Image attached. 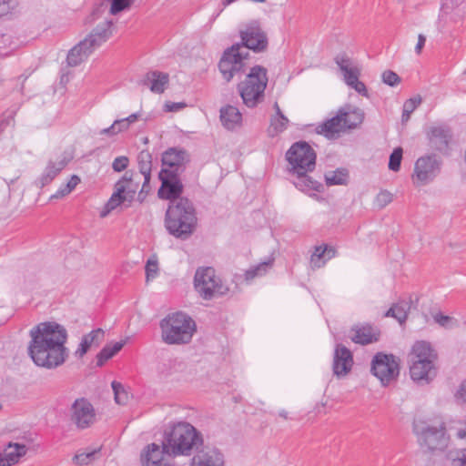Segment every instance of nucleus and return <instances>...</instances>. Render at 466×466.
<instances>
[{"instance_id": "obj_42", "label": "nucleus", "mask_w": 466, "mask_h": 466, "mask_svg": "<svg viewBox=\"0 0 466 466\" xmlns=\"http://www.w3.org/2000/svg\"><path fill=\"white\" fill-rule=\"evenodd\" d=\"M98 453V450H93L87 452L77 453L74 456L73 461L75 463L84 466L91 463L95 461L96 454Z\"/></svg>"}, {"instance_id": "obj_39", "label": "nucleus", "mask_w": 466, "mask_h": 466, "mask_svg": "<svg viewBox=\"0 0 466 466\" xmlns=\"http://www.w3.org/2000/svg\"><path fill=\"white\" fill-rule=\"evenodd\" d=\"M79 183L80 178L78 176H71L69 181L66 185H62L59 189L50 197V199H58L66 197L70 194Z\"/></svg>"}, {"instance_id": "obj_30", "label": "nucleus", "mask_w": 466, "mask_h": 466, "mask_svg": "<svg viewBox=\"0 0 466 466\" xmlns=\"http://www.w3.org/2000/svg\"><path fill=\"white\" fill-rule=\"evenodd\" d=\"M242 116L239 110L233 106H226L220 109V121L228 130H234L241 124Z\"/></svg>"}, {"instance_id": "obj_41", "label": "nucleus", "mask_w": 466, "mask_h": 466, "mask_svg": "<svg viewBox=\"0 0 466 466\" xmlns=\"http://www.w3.org/2000/svg\"><path fill=\"white\" fill-rule=\"evenodd\" d=\"M393 307L396 309V319L402 324L407 319L408 311L410 309V302L400 300L396 304H393Z\"/></svg>"}, {"instance_id": "obj_20", "label": "nucleus", "mask_w": 466, "mask_h": 466, "mask_svg": "<svg viewBox=\"0 0 466 466\" xmlns=\"http://www.w3.org/2000/svg\"><path fill=\"white\" fill-rule=\"evenodd\" d=\"M69 158L66 157H59L56 161L49 160L42 175L35 181V185L42 188L50 184L55 177L66 167Z\"/></svg>"}, {"instance_id": "obj_1", "label": "nucleus", "mask_w": 466, "mask_h": 466, "mask_svg": "<svg viewBox=\"0 0 466 466\" xmlns=\"http://www.w3.org/2000/svg\"><path fill=\"white\" fill-rule=\"evenodd\" d=\"M28 353L34 363L46 369L61 366L68 357L67 331L56 322H42L30 330Z\"/></svg>"}, {"instance_id": "obj_49", "label": "nucleus", "mask_w": 466, "mask_h": 466, "mask_svg": "<svg viewBox=\"0 0 466 466\" xmlns=\"http://www.w3.org/2000/svg\"><path fill=\"white\" fill-rule=\"evenodd\" d=\"M146 275H147V280L148 281L151 279L156 278L158 270V264L157 260L154 259H148L146 264Z\"/></svg>"}, {"instance_id": "obj_38", "label": "nucleus", "mask_w": 466, "mask_h": 466, "mask_svg": "<svg viewBox=\"0 0 466 466\" xmlns=\"http://www.w3.org/2000/svg\"><path fill=\"white\" fill-rule=\"evenodd\" d=\"M273 259H269L268 261L261 262L252 268L245 273V279L249 281L257 277H261L265 275L268 270L272 267Z\"/></svg>"}, {"instance_id": "obj_52", "label": "nucleus", "mask_w": 466, "mask_h": 466, "mask_svg": "<svg viewBox=\"0 0 466 466\" xmlns=\"http://www.w3.org/2000/svg\"><path fill=\"white\" fill-rule=\"evenodd\" d=\"M421 103V97L417 96L405 101L403 108L407 113H412Z\"/></svg>"}, {"instance_id": "obj_28", "label": "nucleus", "mask_w": 466, "mask_h": 466, "mask_svg": "<svg viewBox=\"0 0 466 466\" xmlns=\"http://www.w3.org/2000/svg\"><path fill=\"white\" fill-rule=\"evenodd\" d=\"M343 116V123L346 129H353L360 126L364 120V112L359 107L351 105H345L339 108Z\"/></svg>"}, {"instance_id": "obj_60", "label": "nucleus", "mask_w": 466, "mask_h": 466, "mask_svg": "<svg viewBox=\"0 0 466 466\" xmlns=\"http://www.w3.org/2000/svg\"><path fill=\"white\" fill-rule=\"evenodd\" d=\"M425 42H426V37L424 35L422 34H420L419 36H418V43L415 46V52L419 55L421 53V50L425 45Z\"/></svg>"}, {"instance_id": "obj_54", "label": "nucleus", "mask_w": 466, "mask_h": 466, "mask_svg": "<svg viewBox=\"0 0 466 466\" xmlns=\"http://www.w3.org/2000/svg\"><path fill=\"white\" fill-rule=\"evenodd\" d=\"M433 319L436 323L444 328H449L451 323L452 322V318L443 315L441 313H437L433 316Z\"/></svg>"}, {"instance_id": "obj_29", "label": "nucleus", "mask_w": 466, "mask_h": 466, "mask_svg": "<svg viewBox=\"0 0 466 466\" xmlns=\"http://www.w3.org/2000/svg\"><path fill=\"white\" fill-rule=\"evenodd\" d=\"M353 335L350 337L355 343L366 345L377 341L379 333H376L370 325L355 326L351 329Z\"/></svg>"}, {"instance_id": "obj_23", "label": "nucleus", "mask_w": 466, "mask_h": 466, "mask_svg": "<svg viewBox=\"0 0 466 466\" xmlns=\"http://www.w3.org/2000/svg\"><path fill=\"white\" fill-rule=\"evenodd\" d=\"M334 61L342 72L344 81L348 86L352 85V83L359 79L360 69L354 65L352 60L345 53L337 55Z\"/></svg>"}, {"instance_id": "obj_21", "label": "nucleus", "mask_w": 466, "mask_h": 466, "mask_svg": "<svg viewBox=\"0 0 466 466\" xmlns=\"http://www.w3.org/2000/svg\"><path fill=\"white\" fill-rule=\"evenodd\" d=\"M223 454L215 448L202 449L192 459L191 466H223Z\"/></svg>"}, {"instance_id": "obj_46", "label": "nucleus", "mask_w": 466, "mask_h": 466, "mask_svg": "<svg viewBox=\"0 0 466 466\" xmlns=\"http://www.w3.org/2000/svg\"><path fill=\"white\" fill-rule=\"evenodd\" d=\"M382 81L390 86H395L400 82V77L391 70H386L382 73Z\"/></svg>"}, {"instance_id": "obj_25", "label": "nucleus", "mask_w": 466, "mask_h": 466, "mask_svg": "<svg viewBox=\"0 0 466 466\" xmlns=\"http://www.w3.org/2000/svg\"><path fill=\"white\" fill-rule=\"evenodd\" d=\"M169 81V76L160 71H149L146 74L142 84L149 87L153 93L161 94Z\"/></svg>"}, {"instance_id": "obj_36", "label": "nucleus", "mask_w": 466, "mask_h": 466, "mask_svg": "<svg viewBox=\"0 0 466 466\" xmlns=\"http://www.w3.org/2000/svg\"><path fill=\"white\" fill-rule=\"evenodd\" d=\"M349 172L345 168H337L325 174V181L328 186L347 185Z\"/></svg>"}, {"instance_id": "obj_8", "label": "nucleus", "mask_w": 466, "mask_h": 466, "mask_svg": "<svg viewBox=\"0 0 466 466\" xmlns=\"http://www.w3.org/2000/svg\"><path fill=\"white\" fill-rule=\"evenodd\" d=\"M194 288L200 298L210 300L228 294L229 288L216 274L212 267L198 268L194 276Z\"/></svg>"}, {"instance_id": "obj_35", "label": "nucleus", "mask_w": 466, "mask_h": 466, "mask_svg": "<svg viewBox=\"0 0 466 466\" xmlns=\"http://www.w3.org/2000/svg\"><path fill=\"white\" fill-rule=\"evenodd\" d=\"M126 201H127V198L123 195L122 187L115 188V192L112 194L111 198L105 205L104 209L101 211L100 217H106L112 210Z\"/></svg>"}, {"instance_id": "obj_37", "label": "nucleus", "mask_w": 466, "mask_h": 466, "mask_svg": "<svg viewBox=\"0 0 466 466\" xmlns=\"http://www.w3.org/2000/svg\"><path fill=\"white\" fill-rule=\"evenodd\" d=\"M441 9L445 15H450V20L455 24L461 23L466 18V4L456 5L451 11H449L448 5H442Z\"/></svg>"}, {"instance_id": "obj_17", "label": "nucleus", "mask_w": 466, "mask_h": 466, "mask_svg": "<svg viewBox=\"0 0 466 466\" xmlns=\"http://www.w3.org/2000/svg\"><path fill=\"white\" fill-rule=\"evenodd\" d=\"M167 456L164 450V441L161 445L157 443L147 444L140 453V462L142 466H163L167 462L164 461V456Z\"/></svg>"}, {"instance_id": "obj_14", "label": "nucleus", "mask_w": 466, "mask_h": 466, "mask_svg": "<svg viewBox=\"0 0 466 466\" xmlns=\"http://www.w3.org/2000/svg\"><path fill=\"white\" fill-rule=\"evenodd\" d=\"M161 160L163 166L161 170H172L174 173L181 174L190 162V156L184 148L169 147L162 154Z\"/></svg>"}, {"instance_id": "obj_56", "label": "nucleus", "mask_w": 466, "mask_h": 466, "mask_svg": "<svg viewBox=\"0 0 466 466\" xmlns=\"http://www.w3.org/2000/svg\"><path fill=\"white\" fill-rule=\"evenodd\" d=\"M186 106L185 103H175L168 102L165 104V111L167 112H177Z\"/></svg>"}, {"instance_id": "obj_55", "label": "nucleus", "mask_w": 466, "mask_h": 466, "mask_svg": "<svg viewBox=\"0 0 466 466\" xmlns=\"http://www.w3.org/2000/svg\"><path fill=\"white\" fill-rule=\"evenodd\" d=\"M349 86L353 88L359 94H360L366 97L369 96L368 90H367L365 84L363 82L360 81L359 79L357 81H355L354 83H352V85H350Z\"/></svg>"}, {"instance_id": "obj_12", "label": "nucleus", "mask_w": 466, "mask_h": 466, "mask_svg": "<svg viewBox=\"0 0 466 466\" xmlns=\"http://www.w3.org/2000/svg\"><path fill=\"white\" fill-rule=\"evenodd\" d=\"M70 411L71 421L78 430L87 429L96 421V410L90 401L85 398L76 399Z\"/></svg>"}, {"instance_id": "obj_53", "label": "nucleus", "mask_w": 466, "mask_h": 466, "mask_svg": "<svg viewBox=\"0 0 466 466\" xmlns=\"http://www.w3.org/2000/svg\"><path fill=\"white\" fill-rule=\"evenodd\" d=\"M15 5L14 0H0V17L8 15Z\"/></svg>"}, {"instance_id": "obj_58", "label": "nucleus", "mask_w": 466, "mask_h": 466, "mask_svg": "<svg viewBox=\"0 0 466 466\" xmlns=\"http://www.w3.org/2000/svg\"><path fill=\"white\" fill-rule=\"evenodd\" d=\"M456 397L462 401H466V380L461 382L457 391Z\"/></svg>"}, {"instance_id": "obj_31", "label": "nucleus", "mask_w": 466, "mask_h": 466, "mask_svg": "<svg viewBox=\"0 0 466 466\" xmlns=\"http://www.w3.org/2000/svg\"><path fill=\"white\" fill-rule=\"evenodd\" d=\"M94 51L85 40L79 42L68 53L66 61L68 66H76L85 61Z\"/></svg>"}, {"instance_id": "obj_45", "label": "nucleus", "mask_w": 466, "mask_h": 466, "mask_svg": "<svg viewBox=\"0 0 466 466\" xmlns=\"http://www.w3.org/2000/svg\"><path fill=\"white\" fill-rule=\"evenodd\" d=\"M131 5V0H112L110 13L116 15L125 9L128 8Z\"/></svg>"}, {"instance_id": "obj_57", "label": "nucleus", "mask_w": 466, "mask_h": 466, "mask_svg": "<svg viewBox=\"0 0 466 466\" xmlns=\"http://www.w3.org/2000/svg\"><path fill=\"white\" fill-rule=\"evenodd\" d=\"M115 126L116 127L117 134L120 132H123L125 130H127L129 128V126L126 122L124 118L122 119H116L114 121Z\"/></svg>"}, {"instance_id": "obj_22", "label": "nucleus", "mask_w": 466, "mask_h": 466, "mask_svg": "<svg viewBox=\"0 0 466 466\" xmlns=\"http://www.w3.org/2000/svg\"><path fill=\"white\" fill-rule=\"evenodd\" d=\"M408 358L409 362L437 361L438 354L429 342L420 340L414 343Z\"/></svg>"}, {"instance_id": "obj_32", "label": "nucleus", "mask_w": 466, "mask_h": 466, "mask_svg": "<svg viewBox=\"0 0 466 466\" xmlns=\"http://www.w3.org/2000/svg\"><path fill=\"white\" fill-rule=\"evenodd\" d=\"M276 114L270 118V126L268 127V134L270 137H275L282 133L288 127L289 119L280 110L279 104H274Z\"/></svg>"}, {"instance_id": "obj_13", "label": "nucleus", "mask_w": 466, "mask_h": 466, "mask_svg": "<svg viewBox=\"0 0 466 466\" xmlns=\"http://www.w3.org/2000/svg\"><path fill=\"white\" fill-rule=\"evenodd\" d=\"M179 175L172 170H161L159 172L161 187L158 189V197L160 198L168 199L169 203L182 198L180 195L183 192V184Z\"/></svg>"}, {"instance_id": "obj_2", "label": "nucleus", "mask_w": 466, "mask_h": 466, "mask_svg": "<svg viewBox=\"0 0 466 466\" xmlns=\"http://www.w3.org/2000/svg\"><path fill=\"white\" fill-rule=\"evenodd\" d=\"M241 43L228 47L218 62V69L226 82H230L234 76L243 71L244 60L250 49L256 53L268 48V37L257 22L248 24L240 31Z\"/></svg>"}, {"instance_id": "obj_16", "label": "nucleus", "mask_w": 466, "mask_h": 466, "mask_svg": "<svg viewBox=\"0 0 466 466\" xmlns=\"http://www.w3.org/2000/svg\"><path fill=\"white\" fill-rule=\"evenodd\" d=\"M437 361L410 362V374L414 381L429 383L438 372Z\"/></svg>"}, {"instance_id": "obj_19", "label": "nucleus", "mask_w": 466, "mask_h": 466, "mask_svg": "<svg viewBox=\"0 0 466 466\" xmlns=\"http://www.w3.org/2000/svg\"><path fill=\"white\" fill-rule=\"evenodd\" d=\"M343 116H345V114L339 109L334 116L319 124L316 127V132L329 139L338 137L340 132L346 130L343 123Z\"/></svg>"}, {"instance_id": "obj_62", "label": "nucleus", "mask_w": 466, "mask_h": 466, "mask_svg": "<svg viewBox=\"0 0 466 466\" xmlns=\"http://www.w3.org/2000/svg\"><path fill=\"white\" fill-rule=\"evenodd\" d=\"M324 248L326 249L325 256L327 257V259H330L331 258L335 257L336 250L334 248L324 246Z\"/></svg>"}, {"instance_id": "obj_4", "label": "nucleus", "mask_w": 466, "mask_h": 466, "mask_svg": "<svg viewBox=\"0 0 466 466\" xmlns=\"http://www.w3.org/2000/svg\"><path fill=\"white\" fill-rule=\"evenodd\" d=\"M167 456H189L203 446L202 434L188 422L170 425L163 434Z\"/></svg>"}, {"instance_id": "obj_15", "label": "nucleus", "mask_w": 466, "mask_h": 466, "mask_svg": "<svg viewBox=\"0 0 466 466\" xmlns=\"http://www.w3.org/2000/svg\"><path fill=\"white\" fill-rule=\"evenodd\" d=\"M353 363L351 351L344 345L338 344L333 354V374L338 378L346 376L351 370Z\"/></svg>"}, {"instance_id": "obj_5", "label": "nucleus", "mask_w": 466, "mask_h": 466, "mask_svg": "<svg viewBox=\"0 0 466 466\" xmlns=\"http://www.w3.org/2000/svg\"><path fill=\"white\" fill-rule=\"evenodd\" d=\"M197 221L195 207L188 198H182L169 203L165 226L170 235L180 239L188 238L196 228Z\"/></svg>"}, {"instance_id": "obj_27", "label": "nucleus", "mask_w": 466, "mask_h": 466, "mask_svg": "<svg viewBox=\"0 0 466 466\" xmlns=\"http://www.w3.org/2000/svg\"><path fill=\"white\" fill-rule=\"evenodd\" d=\"M139 173L144 177V182L140 193L149 190V181L152 170V155L148 150H142L137 155Z\"/></svg>"}, {"instance_id": "obj_63", "label": "nucleus", "mask_w": 466, "mask_h": 466, "mask_svg": "<svg viewBox=\"0 0 466 466\" xmlns=\"http://www.w3.org/2000/svg\"><path fill=\"white\" fill-rule=\"evenodd\" d=\"M139 115L137 113L131 114L129 116L124 118L127 125L130 127L131 124L135 123L138 119Z\"/></svg>"}, {"instance_id": "obj_59", "label": "nucleus", "mask_w": 466, "mask_h": 466, "mask_svg": "<svg viewBox=\"0 0 466 466\" xmlns=\"http://www.w3.org/2000/svg\"><path fill=\"white\" fill-rule=\"evenodd\" d=\"M116 127L115 126V123H113L109 127L101 129L99 131V135H106L109 137L115 136L117 134Z\"/></svg>"}, {"instance_id": "obj_18", "label": "nucleus", "mask_w": 466, "mask_h": 466, "mask_svg": "<svg viewBox=\"0 0 466 466\" xmlns=\"http://www.w3.org/2000/svg\"><path fill=\"white\" fill-rule=\"evenodd\" d=\"M113 25L112 20H106L98 24L84 40L94 51L111 37Z\"/></svg>"}, {"instance_id": "obj_48", "label": "nucleus", "mask_w": 466, "mask_h": 466, "mask_svg": "<svg viewBox=\"0 0 466 466\" xmlns=\"http://www.w3.org/2000/svg\"><path fill=\"white\" fill-rule=\"evenodd\" d=\"M129 164V159L126 156H120L114 159L112 168L115 172H121L127 169Z\"/></svg>"}, {"instance_id": "obj_51", "label": "nucleus", "mask_w": 466, "mask_h": 466, "mask_svg": "<svg viewBox=\"0 0 466 466\" xmlns=\"http://www.w3.org/2000/svg\"><path fill=\"white\" fill-rule=\"evenodd\" d=\"M112 357L113 354L109 350V345L105 346L96 355V365L99 367L103 366L104 363Z\"/></svg>"}, {"instance_id": "obj_6", "label": "nucleus", "mask_w": 466, "mask_h": 466, "mask_svg": "<svg viewBox=\"0 0 466 466\" xmlns=\"http://www.w3.org/2000/svg\"><path fill=\"white\" fill-rule=\"evenodd\" d=\"M161 337L168 345H182L191 341L197 326L193 319L181 311L168 314L160 321Z\"/></svg>"}, {"instance_id": "obj_24", "label": "nucleus", "mask_w": 466, "mask_h": 466, "mask_svg": "<svg viewBox=\"0 0 466 466\" xmlns=\"http://www.w3.org/2000/svg\"><path fill=\"white\" fill-rule=\"evenodd\" d=\"M138 174L133 170H127L123 177L115 184V188L123 189V195L131 202L139 188L140 179Z\"/></svg>"}, {"instance_id": "obj_50", "label": "nucleus", "mask_w": 466, "mask_h": 466, "mask_svg": "<svg viewBox=\"0 0 466 466\" xmlns=\"http://www.w3.org/2000/svg\"><path fill=\"white\" fill-rule=\"evenodd\" d=\"M452 466H466V449H460L455 451L451 460Z\"/></svg>"}, {"instance_id": "obj_64", "label": "nucleus", "mask_w": 466, "mask_h": 466, "mask_svg": "<svg viewBox=\"0 0 466 466\" xmlns=\"http://www.w3.org/2000/svg\"><path fill=\"white\" fill-rule=\"evenodd\" d=\"M384 316L396 319V309L393 307V305L386 311Z\"/></svg>"}, {"instance_id": "obj_43", "label": "nucleus", "mask_w": 466, "mask_h": 466, "mask_svg": "<svg viewBox=\"0 0 466 466\" xmlns=\"http://www.w3.org/2000/svg\"><path fill=\"white\" fill-rule=\"evenodd\" d=\"M403 150L396 147L390 156L389 168L392 171H399L401 164Z\"/></svg>"}, {"instance_id": "obj_3", "label": "nucleus", "mask_w": 466, "mask_h": 466, "mask_svg": "<svg viewBox=\"0 0 466 466\" xmlns=\"http://www.w3.org/2000/svg\"><path fill=\"white\" fill-rule=\"evenodd\" d=\"M290 165V172L295 175L294 186L303 192L323 189V185L308 175L314 170L317 155L314 149L305 141L294 143L286 153Z\"/></svg>"}, {"instance_id": "obj_9", "label": "nucleus", "mask_w": 466, "mask_h": 466, "mask_svg": "<svg viewBox=\"0 0 466 466\" xmlns=\"http://www.w3.org/2000/svg\"><path fill=\"white\" fill-rule=\"evenodd\" d=\"M419 442L429 451L442 449L446 446L445 426L441 423L438 427L426 425L424 422H415L413 425Z\"/></svg>"}, {"instance_id": "obj_44", "label": "nucleus", "mask_w": 466, "mask_h": 466, "mask_svg": "<svg viewBox=\"0 0 466 466\" xmlns=\"http://www.w3.org/2000/svg\"><path fill=\"white\" fill-rule=\"evenodd\" d=\"M392 201V194L387 190L380 191L376 198L375 205L379 208H383Z\"/></svg>"}, {"instance_id": "obj_33", "label": "nucleus", "mask_w": 466, "mask_h": 466, "mask_svg": "<svg viewBox=\"0 0 466 466\" xmlns=\"http://www.w3.org/2000/svg\"><path fill=\"white\" fill-rule=\"evenodd\" d=\"M27 447L25 444L9 442L4 449L3 453L7 460L9 466L17 463L21 457L27 452Z\"/></svg>"}, {"instance_id": "obj_10", "label": "nucleus", "mask_w": 466, "mask_h": 466, "mask_svg": "<svg viewBox=\"0 0 466 466\" xmlns=\"http://www.w3.org/2000/svg\"><path fill=\"white\" fill-rule=\"evenodd\" d=\"M371 373L383 385H387L399 375V362L392 354L377 353L371 361Z\"/></svg>"}, {"instance_id": "obj_11", "label": "nucleus", "mask_w": 466, "mask_h": 466, "mask_svg": "<svg viewBox=\"0 0 466 466\" xmlns=\"http://www.w3.org/2000/svg\"><path fill=\"white\" fill-rule=\"evenodd\" d=\"M441 161L436 155L418 158L415 163L412 179L417 185H426L432 181L441 171Z\"/></svg>"}, {"instance_id": "obj_61", "label": "nucleus", "mask_w": 466, "mask_h": 466, "mask_svg": "<svg viewBox=\"0 0 466 466\" xmlns=\"http://www.w3.org/2000/svg\"><path fill=\"white\" fill-rule=\"evenodd\" d=\"M125 345V341H118L114 343L112 346L109 345V350L115 356L118 351H120Z\"/></svg>"}, {"instance_id": "obj_34", "label": "nucleus", "mask_w": 466, "mask_h": 466, "mask_svg": "<svg viewBox=\"0 0 466 466\" xmlns=\"http://www.w3.org/2000/svg\"><path fill=\"white\" fill-rule=\"evenodd\" d=\"M448 131L441 127H432L430 133V139L435 149L442 151L448 147Z\"/></svg>"}, {"instance_id": "obj_47", "label": "nucleus", "mask_w": 466, "mask_h": 466, "mask_svg": "<svg viewBox=\"0 0 466 466\" xmlns=\"http://www.w3.org/2000/svg\"><path fill=\"white\" fill-rule=\"evenodd\" d=\"M326 249L322 246L315 248V251L311 255V264L316 268H320L324 262H320V259L325 257Z\"/></svg>"}, {"instance_id": "obj_7", "label": "nucleus", "mask_w": 466, "mask_h": 466, "mask_svg": "<svg viewBox=\"0 0 466 466\" xmlns=\"http://www.w3.org/2000/svg\"><path fill=\"white\" fill-rule=\"evenodd\" d=\"M268 84L267 69L262 66L251 67L244 81L238 85V90L248 107H255L264 99Z\"/></svg>"}, {"instance_id": "obj_40", "label": "nucleus", "mask_w": 466, "mask_h": 466, "mask_svg": "<svg viewBox=\"0 0 466 466\" xmlns=\"http://www.w3.org/2000/svg\"><path fill=\"white\" fill-rule=\"evenodd\" d=\"M111 387L114 391L115 401L119 405L127 404L128 400V393L122 383L113 380Z\"/></svg>"}, {"instance_id": "obj_26", "label": "nucleus", "mask_w": 466, "mask_h": 466, "mask_svg": "<svg viewBox=\"0 0 466 466\" xmlns=\"http://www.w3.org/2000/svg\"><path fill=\"white\" fill-rule=\"evenodd\" d=\"M104 335L105 333L102 329H96L83 336L75 355L79 359L83 358L92 346H99L104 339Z\"/></svg>"}]
</instances>
